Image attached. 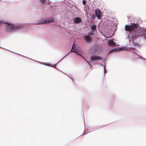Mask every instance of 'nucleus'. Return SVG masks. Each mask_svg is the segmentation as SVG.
<instances>
[{"mask_svg": "<svg viewBox=\"0 0 146 146\" xmlns=\"http://www.w3.org/2000/svg\"><path fill=\"white\" fill-rule=\"evenodd\" d=\"M138 27L136 24L132 23L131 25H125V29L126 31L129 32L133 37V38H136L137 36H140V34L138 33L137 29Z\"/></svg>", "mask_w": 146, "mask_h": 146, "instance_id": "obj_1", "label": "nucleus"}, {"mask_svg": "<svg viewBox=\"0 0 146 146\" xmlns=\"http://www.w3.org/2000/svg\"><path fill=\"white\" fill-rule=\"evenodd\" d=\"M93 34L92 31H91L88 34V35L84 36V40L88 42H90L92 40L91 36Z\"/></svg>", "mask_w": 146, "mask_h": 146, "instance_id": "obj_2", "label": "nucleus"}, {"mask_svg": "<svg viewBox=\"0 0 146 146\" xmlns=\"http://www.w3.org/2000/svg\"><path fill=\"white\" fill-rule=\"evenodd\" d=\"M6 24H7V26L6 28V30L8 31H11L12 30H15L18 29L19 28L18 27H14L13 25H9V24L6 23Z\"/></svg>", "mask_w": 146, "mask_h": 146, "instance_id": "obj_3", "label": "nucleus"}, {"mask_svg": "<svg viewBox=\"0 0 146 146\" xmlns=\"http://www.w3.org/2000/svg\"><path fill=\"white\" fill-rule=\"evenodd\" d=\"M95 13L96 17L99 19H101L102 16V13L100 10H96Z\"/></svg>", "mask_w": 146, "mask_h": 146, "instance_id": "obj_4", "label": "nucleus"}, {"mask_svg": "<svg viewBox=\"0 0 146 146\" xmlns=\"http://www.w3.org/2000/svg\"><path fill=\"white\" fill-rule=\"evenodd\" d=\"M90 59L92 62H94L98 60H101L102 59V58L99 56L92 55L90 57Z\"/></svg>", "mask_w": 146, "mask_h": 146, "instance_id": "obj_5", "label": "nucleus"}, {"mask_svg": "<svg viewBox=\"0 0 146 146\" xmlns=\"http://www.w3.org/2000/svg\"><path fill=\"white\" fill-rule=\"evenodd\" d=\"M47 19H43L42 20L38 21L37 23H35L36 25H42L47 23Z\"/></svg>", "mask_w": 146, "mask_h": 146, "instance_id": "obj_6", "label": "nucleus"}, {"mask_svg": "<svg viewBox=\"0 0 146 146\" xmlns=\"http://www.w3.org/2000/svg\"><path fill=\"white\" fill-rule=\"evenodd\" d=\"M82 22L81 19L78 17H76L73 20V22L75 23H80Z\"/></svg>", "mask_w": 146, "mask_h": 146, "instance_id": "obj_7", "label": "nucleus"}, {"mask_svg": "<svg viewBox=\"0 0 146 146\" xmlns=\"http://www.w3.org/2000/svg\"><path fill=\"white\" fill-rule=\"evenodd\" d=\"M75 46V44H73V46L72 48V49L71 50V52H75L76 54L78 55H79L81 56H82V55L79 54L75 50V49H74V46Z\"/></svg>", "mask_w": 146, "mask_h": 146, "instance_id": "obj_8", "label": "nucleus"}, {"mask_svg": "<svg viewBox=\"0 0 146 146\" xmlns=\"http://www.w3.org/2000/svg\"><path fill=\"white\" fill-rule=\"evenodd\" d=\"M90 28L92 30V32L95 31L96 29V25H92L90 26Z\"/></svg>", "mask_w": 146, "mask_h": 146, "instance_id": "obj_9", "label": "nucleus"}, {"mask_svg": "<svg viewBox=\"0 0 146 146\" xmlns=\"http://www.w3.org/2000/svg\"><path fill=\"white\" fill-rule=\"evenodd\" d=\"M54 19L52 18H49L48 20L47 19V23H52L53 22Z\"/></svg>", "mask_w": 146, "mask_h": 146, "instance_id": "obj_10", "label": "nucleus"}, {"mask_svg": "<svg viewBox=\"0 0 146 146\" xmlns=\"http://www.w3.org/2000/svg\"><path fill=\"white\" fill-rule=\"evenodd\" d=\"M115 43L113 40H110L109 41V44L110 45L113 46L115 45Z\"/></svg>", "mask_w": 146, "mask_h": 146, "instance_id": "obj_11", "label": "nucleus"}, {"mask_svg": "<svg viewBox=\"0 0 146 146\" xmlns=\"http://www.w3.org/2000/svg\"><path fill=\"white\" fill-rule=\"evenodd\" d=\"M40 0V2L42 3H44L46 2L45 0Z\"/></svg>", "mask_w": 146, "mask_h": 146, "instance_id": "obj_12", "label": "nucleus"}, {"mask_svg": "<svg viewBox=\"0 0 146 146\" xmlns=\"http://www.w3.org/2000/svg\"><path fill=\"white\" fill-rule=\"evenodd\" d=\"M86 1L85 0H84L82 1V3L84 5L86 4Z\"/></svg>", "mask_w": 146, "mask_h": 146, "instance_id": "obj_13", "label": "nucleus"}, {"mask_svg": "<svg viewBox=\"0 0 146 146\" xmlns=\"http://www.w3.org/2000/svg\"><path fill=\"white\" fill-rule=\"evenodd\" d=\"M116 50L115 49H113V50H110V53H111V52H113L114 50Z\"/></svg>", "mask_w": 146, "mask_h": 146, "instance_id": "obj_14", "label": "nucleus"}, {"mask_svg": "<svg viewBox=\"0 0 146 146\" xmlns=\"http://www.w3.org/2000/svg\"><path fill=\"white\" fill-rule=\"evenodd\" d=\"M123 49H124V50L125 49V47H124L123 48Z\"/></svg>", "mask_w": 146, "mask_h": 146, "instance_id": "obj_15", "label": "nucleus"}, {"mask_svg": "<svg viewBox=\"0 0 146 146\" xmlns=\"http://www.w3.org/2000/svg\"><path fill=\"white\" fill-rule=\"evenodd\" d=\"M2 23V22L0 21V25H1Z\"/></svg>", "mask_w": 146, "mask_h": 146, "instance_id": "obj_16", "label": "nucleus"}, {"mask_svg": "<svg viewBox=\"0 0 146 146\" xmlns=\"http://www.w3.org/2000/svg\"><path fill=\"white\" fill-rule=\"evenodd\" d=\"M50 1H48V3H50Z\"/></svg>", "mask_w": 146, "mask_h": 146, "instance_id": "obj_17", "label": "nucleus"}, {"mask_svg": "<svg viewBox=\"0 0 146 146\" xmlns=\"http://www.w3.org/2000/svg\"><path fill=\"white\" fill-rule=\"evenodd\" d=\"M69 53H70V52L68 53L67 54V55L66 56H67V55H68Z\"/></svg>", "mask_w": 146, "mask_h": 146, "instance_id": "obj_18", "label": "nucleus"}]
</instances>
